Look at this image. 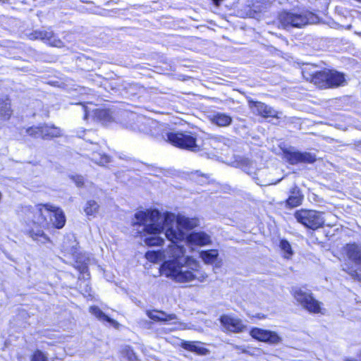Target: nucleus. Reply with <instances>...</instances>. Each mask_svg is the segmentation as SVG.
I'll return each instance as SVG.
<instances>
[{
  "instance_id": "nucleus-13",
  "label": "nucleus",
  "mask_w": 361,
  "mask_h": 361,
  "mask_svg": "<svg viewBox=\"0 0 361 361\" xmlns=\"http://www.w3.org/2000/svg\"><path fill=\"white\" fill-rule=\"evenodd\" d=\"M87 149L91 152L88 156L95 164L104 166L110 162V157L101 150L97 144L91 143Z\"/></svg>"
},
{
  "instance_id": "nucleus-2",
  "label": "nucleus",
  "mask_w": 361,
  "mask_h": 361,
  "mask_svg": "<svg viewBox=\"0 0 361 361\" xmlns=\"http://www.w3.org/2000/svg\"><path fill=\"white\" fill-rule=\"evenodd\" d=\"M312 66L302 68L303 78L321 89L336 88L346 84L345 75L334 70L314 71Z\"/></svg>"
},
{
  "instance_id": "nucleus-3",
  "label": "nucleus",
  "mask_w": 361,
  "mask_h": 361,
  "mask_svg": "<svg viewBox=\"0 0 361 361\" xmlns=\"http://www.w3.org/2000/svg\"><path fill=\"white\" fill-rule=\"evenodd\" d=\"M33 223L40 226L49 224L47 216L56 228H61L66 223V216L62 209L50 204H39L34 210Z\"/></svg>"
},
{
  "instance_id": "nucleus-14",
  "label": "nucleus",
  "mask_w": 361,
  "mask_h": 361,
  "mask_svg": "<svg viewBox=\"0 0 361 361\" xmlns=\"http://www.w3.org/2000/svg\"><path fill=\"white\" fill-rule=\"evenodd\" d=\"M221 324L228 331L233 332L243 331L245 328L242 321L238 317H220Z\"/></svg>"
},
{
  "instance_id": "nucleus-23",
  "label": "nucleus",
  "mask_w": 361,
  "mask_h": 361,
  "mask_svg": "<svg viewBox=\"0 0 361 361\" xmlns=\"http://www.w3.org/2000/svg\"><path fill=\"white\" fill-rule=\"evenodd\" d=\"M99 206L94 200H89L87 202L84 208V211L87 216H94L99 212Z\"/></svg>"
},
{
  "instance_id": "nucleus-22",
  "label": "nucleus",
  "mask_w": 361,
  "mask_h": 361,
  "mask_svg": "<svg viewBox=\"0 0 361 361\" xmlns=\"http://www.w3.org/2000/svg\"><path fill=\"white\" fill-rule=\"evenodd\" d=\"M218 255L219 252L216 250H209L200 252V257L206 264L214 263L216 260Z\"/></svg>"
},
{
  "instance_id": "nucleus-28",
  "label": "nucleus",
  "mask_w": 361,
  "mask_h": 361,
  "mask_svg": "<svg viewBox=\"0 0 361 361\" xmlns=\"http://www.w3.org/2000/svg\"><path fill=\"white\" fill-rule=\"evenodd\" d=\"M145 257L150 262H158L162 260L163 255H162V252H161L159 251H157V252L152 251V252H147L145 254Z\"/></svg>"
},
{
  "instance_id": "nucleus-16",
  "label": "nucleus",
  "mask_w": 361,
  "mask_h": 361,
  "mask_svg": "<svg viewBox=\"0 0 361 361\" xmlns=\"http://www.w3.org/2000/svg\"><path fill=\"white\" fill-rule=\"evenodd\" d=\"M344 252L349 260L356 264H361V246L357 244H348Z\"/></svg>"
},
{
  "instance_id": "nucleus-11",
  "label": "nucleus",
  "mask_w": 361,
  "mask_h": 361,
  "mask_svg": "<svg viewBox=\"0 0 361 361\" xmlns=\"http://www.w3.org/2000/svg\"><path fill=\"white\" fill-rule=\"evenodd\" d=\"M250 335L258 341L271 344H276L281 341V338L276 333L258 328L252 329L250 331Z\"/></svg>"
},
{
  "instance_id": "nucleus-17",
  "label": "nucleus",
  "mask_w": 361,
  "mask_h": 361,
  "mask_svg": "<svg viewBox=\"0 0 361 361\" xmlns=\"http://www.w3.org/2000/svg\"><path fill=\"white\" fill-rule=\"evenodd\" d=\"M210 122L219 127L229 126L233 121L232 117L223 112H214L209 116Z\"/></svg>"
},
{
  "instance_id": "nucleus-21",
  "label": "nucleus",
  "mask_w": 361,
  "mask_h": 361,
  "mask_svg": "<svg viewBox=\"0 0 361 361\" xmlns=\"http://www.w3.org/2000/svg\"><path fill=\"white\" fill-rule=\"evenodd\" d=\"M184 349L197 353L200 355H204L208 351L206 348L197 345V343L195 341H185L182 343Z\"/></svg>"
},
{
  "instance_id": "nucleus-10",
  "label": "nucleus",
  "mask_w": 361,
  "mask_h": 361,
  "mask_svg": "<svg viewBox=\"0 0 361 361\" xmlns=\"http://www.w3.org/2000/svg\"><path fill=\"white\" fill-rule=\"evenodd\" d=\"M248 103L250 109L257 115L264 118H279L277 111L263 102L249 100Z\"/></svg>"
},
{
  "instance_id": "nucleus-1",
  "label": "nucleus",
  "mask_w": 361,
  "mask_h": 361,
  "mask_svg": "<svg viewBox=\"0 0 361 361\" xmlns=\"http://www.w3.org/2000/svg\"><path fill=\"white\" fill-rule=\"evenodd\" d=\"M135 219L134 225L144 226V242L147 245H161L164 240L159 234L163 231H165L166 238L173 244L169 245L171 258L161 265V275L178 283L195 280L203 282L207 278V275L200 270L199 262L192 257L185 256V249L177 244L185 239V231L199 225L198 219L180 214L176 216L169 212L161 214L157 209L137 212Z\"/></svg>"
},
{
  "instance_id": "nucleus-25",
  "label": "nucleus",
  "mask_w": 361,
  "mask_h": 361,
  "mask_svg": "<svg viewBox=\"0 0 361 361\" xmlns=\"http://www.w3.org/2000/svg\"><path fill=\"white\" fill-rule=\"evenodd\" d=\"M96 116L104 123H109L112 120L110 111L106 109L98 110L96 113Z\"/></svg>"
},
{
  "instance_id": "nucleus-12",
  "label": "nucleus",
  "mask_w": 361,
  "mask_h": 361,
  "mask_svg": "<svg viewBox=\"0 0 361 361\" xmlns=\"http://www.w3.org/2000/svg\"><path fill=\"white\" fill-rule=\"evenodd\" d=\"M30 38L43 40L53 47H61L63 45V42L54 36L52 31L36 30L30 35Z\"/></svg>"
},
{
  "instance_id": "nucleus-27",
  "label": "nucleus",
  "mask_w": 361,
  "mask_h": 361,
  "mask_svg": "<svg viewBox=\"0 0 361 361\" xmlns=\"http://www.w3.org/2000/svg\"><path fill=\"white\" fill-rule=\"evenodd\" d=\"M42 130V125L39 126H32L26 129V133L33 137H39L42 138V133H41Z\"/></svg>"
},
{
  "instance_id": "nucleus-36",
  "label": "nucleus",
  "mask_w": 361,
  "mask_h": 361,
  "mask_svg": "<svg viewBox=\"0 0 361 361\" xmlns=\"http://www.w3.org/2000/svg\"><path fill=\"white\" fill-rule=\"evenodd\" d=\"M85 287H86V289H85V293H82V294L85 295V296H90L91 295V288L88 286L87 284H85Z\"/></svg>"
},
{
  "instance_id": "nucleus-37",
  "label": "nucleus",
  "mask_w": 361,
  "mask_h": 361,
  "mask_svg": "<svg viewBox=\"0 0 361 361\" xmlns=\"http://www.w3.org/2000/svg\"><path fill=\"white\" fill-rule=\"evenodd\" d=\"M345 361H361V354L359 355L358 359L355 358H347Z\"/></svg>"
},
{
  "instance_id": "nucleus-6",
  "label": "nucleus",
  "mask_w": 361,
  "mask_h": 361,
  "mask_svg": "<svg viewBox=\"0 0 361 361\" xmlns=\"http://www.w3.org/2000/svg\"><path fill=\"white\" fill-rule=\"evenodd\" d=\"M294 216L298 222L312 230L322 227L325 222L323 214L315 210L300 209Z\"/></svg>"
},
{
  "instance_id": "nucleus-40",
  "label": "nucleus",
  "mask_w": 361,
  "mask_h": 361,
  "mask_svg": "<svg viewBox=\"0 0 361 361\" xmlns=\"http://www.w3.org/2000/svg\"><path fill=\"white\" fill-rule=\"evenodd\" d=\"M360 142H361V140H360Z\"/></svg>"
},
{
  "instance_id": "nucleus-30",
  "label": "nucleus",
  "mask_w": 361,
  "mask_h": 361,
  "mask_svg": "<svg viewBox=\"0 0 361 361\" xmlns=\"http://www.w3.org/2000/svg\"><path fill=\"white\" fill-rule=\"evenodd\" d=\"M153 322H151L152 324L160 323V324H170V322L175 319L176 317H149Z\"/></svg>"
},
{
  "instance_id": "nucleus-4",
  "label": "nucleus",
  "mask_w": 361,
  "mask_h": 361,
  "mask_svg": "<svg viewBox=\"0 0 361 361\" xmlns=\"http://www.w3.org/2000/svg\"><path fill=\"white\" fill-rule=\"evenodd\" d=\"M292 294L298 302L305 309L312 314H326L325 310L322 307V304L314 298L312 293L305 288L295 287L292 288Z\"/></svg>"
},
{
  "instance_id": "nucleus-39",
  "label": "nucleus",
  "mask_w": 361,
  "mask_h": 361,
  "mask_svg": "<svg viewBox=\"0 0 361 361\" xmlns=\"http://www.w3.org/2000/svg\"><path fill=\"white\" fill-rule=\"evenodd\" d=\"M352 276H354L355 274H357L355 271H353V273H350Z\"/></svg>"
},
{
  "instance_id": "nucleus-24",
  "label": "nucleus",
  "mask_w": 361,
  "mask_h": 361,
  "mask_svg": "<svg viewBox=\"0 0 361 361\" xmlns=\"http://www.w3.org/2000/svg\"><path fill=\"white\" fill-rule=\"evenodd\" d=\"M279 246L283 252V257L290 259L293 255V251L289 242L286 240H281Z\"/></svg>"
},
{
  "instance_id": "nucleus-8",
  "label": "nucleus",
  "mask_w": 361,
  "mask_h": 361,
  "mask_svg": "<svg viewBox=\"0 0 361 361\" xmlns=\"http://www.w3.org/2000/svg\"><path fill=\"white\" fill-rule=\"evenodd\" d=\"M284 153L286 159L290 164H312L317 159L315 154L307 152L286 151Z\"/></svg>"
},
{
  "instance_id": "nucleus-35",
  "label": "nucleus",
  "mask_w": 361,
  "mask_h": 361,
  "mask_svg": "<svg viewBox=\"0 0 361 361\" xmlns=\"http://www.w3.org/2000/svg\"><path fill=\"white\" fill-rule=\"evenodd\" d=\"M74 182L75 183L76 185L78 187H81L84 184V178L82 176H77L73 178Z\"/></svg>"
},
{
  "instance_id": "nucleus-38",
  "label": "nucleus",
  "mask_w": 361,
  "mask_h": 361,
  "mask_svg": "<svg viewBox=\"0 0 361 361\" xmlns=\"http://www.w3.org/2000/svg\"><path fill=\"white\" fill-rule=\"evenodd\" d=\"M147 316H149V317L154 316L152 314V312L147 311Z\"/></svg>"
},
{
  "instance_id": "nucleus-34",
  "label": "nucleus",
  "mask_w": 361,
  "mask_h": 361,
  "mask_svg": "<svg viewBox=\"0 0 361 361\" xmlns=\"http://www.w3.org/2000/svg\"><path fill=\"white\" fill-rule=\"evenodd\" d=\"M90 312L94 316H107L106 314L103 313L99 308L94 306L90 308Z\"/></svg>"
},
{
  "instance_id": "nucleus-32",
  "label": "nucleus",
  "mask_w": 361,
  "mask_h": 361,
  "mask_svg": "<svg viewBox=\"0 0 361 361\" xmlns=\"http://www.w3.org/2000/svg\"><path fill=\"white\" fill-rule=\"evenodd\" d=\"M126 356L129 361H136L137 360V356L134 353L133 350L130 348L127 347L125 350Z\"/></svg>"
},
{
  "instance_id": "nucleus-19",
  "label": "nucleus",
  "mask_w": 361,
  "mask_h": 361,
  "mask_svg": "<svg viewBox=\"0 0 361 361\" xmlns=\"http://www.w3.org/2000/svg\"><path fill=\"white\" fill-rule=\"evenodd\" d=\"M12 114L11 103L8 98L0 99V118L8 119Z\"/></svg>"
},
{
  "instance_id": "nucleus-31",
  "label": "nucleus",
  "mask_w": 361,
  "mask_h": 361,
  "mask_svg": "<svg viewBox=\"0 0 361 361\" xmlns=\"http://www.w3.org/2000/svg\"><path fill=\"white\" fill-rule=\"evenodd\" d=\"M31 361H48L47 357L40 350L34 353Z\"/></svg>"
},
{
  "instance_id": "nucleus-5",
  "label": "nucleus",
  "mask_w": 361,
  "mask_h": 361,
  "mask_svg": "<svg viewBox=\"0 0 361 361\" xmlns=\"http://www.w3.org/2000/svg\"><path fill=\"white\" fill-rule=\"evenodd\" d=\"M279 21L284 29L290 27L301 28L303 26L312 23L314 16L310 12L293 13L283 11L279 15Z\"/></svg>"
},
{
  "instance_id": "nucleus-18",
  "label": "nucleus",
  "mask_w": 361,
  "mask_h": 361,
  "mask_svg": "<svg viewBox=\"0 0 361 361\" xmlns=\"http://www.w3.org/2000/svg\"><path fill=\"white\" fill-rule=\"evenodd\" d=\"M187 238L190 243L197 245H205L211 242L209 235L203 232L192 233Z\"/></svg>"
},
{
  "instance_id": "nucleus-33",
  "label": "nucleus",
  "mask_w": 361,
  "mask_h": 361,
  "mask_svg": "<svg viewBox=\"0 0 361 361\" xmlns=\"http://www.w3.org/2000/svg\"><path fill=\"white\" fill-rule=\"evenodd\" d=\"M197 176V178H200V180H197L200 183L204 184L207 182L209 177L207 175L200 173L197 171L195 173Z\"/></svg>"
},
{
  "instance_id": "nucleus-26",
  "label": "nucleus",
  "mask_w": 361,
  "mask_h": 361,
  "mask_svg": "<svg viewBox=\"0 0 361 361\" xmlns=\"http://www.w3.org/2000/svg\"><path fill=\"white\" fill-rule=\"evenodd\" d=\"M30 235L33 240H40L43 243L48 240V238L41 229H37L36 231H30Z\"/></svg>"
},
{
  "instance_id": "nucleus-9",
  "label": "nucleus",
  "mask_w": 361,
  "mask_h": 361,
  "mask_svg": "<svg viewBox=\"0 0 361 361\" xmlns=\"http://www.w3.org/2000/svg\"><path fill=\"white\" fill-rule=\"evenodd\" d=\"M240 165L242 169L246 172L247 174L252 176V178L255 180L256 183L259 185H267L271 183L266 180H260L258 176H262L264 173L263 170H256V164L252 161L243 158L240 161Z\"/></svg>"
},
{
  "instance_id": "nucleus-20",
  "label": "nucleus",
  "mask_w": 361,
  "mask_h": 361,
  "mask_svg": "<svg viewBox=\"0 0 361 361\" xmlns=\"http://www.w3.org/2000/svg\"><path fill=\"white\" fill-rule=\"evenodd\" d=\"M42 138L47 139L50 137H59L61 135V130L54 126H49L47 125H42Z\"/></svg>"
},
{
  "instance_id": "nucleus-29",
  "label": "nucleus",
  "mask_w": 361,
  "mask_h": 361,
  "mask_svg": "<svg viewBox=\"0 0 361 361\" xmlns=\"http://www.w3.org/2000/svg\"><path fill=\"white\" fill-rule=\"evenodd\" d=\"M99 319L106 326H110L114 329H119L121 324L112 317H98Z\"/></svg>"
},
{
  "instance_id": "nucleus-7",
  "label": "nucleus",
  "mask_w": 361,
  "mask_h": 361,
  "mask_svg": "<svg viewBox=\"0 0 361 361\" xmlns=\"http://www.w3.org/2000/svg\"><path fill=\"white\" fill-rule=\"evenodd\" d=\"M166 140L173 145L181 149L197 152L200 147L196 144V137L188 133H169L166 134Z\"/></svg>"
},
{
  "instance_id": "nucleus-15",
  "label": "nucleus",
  "mask_w": 361,
  "mask_h": 361,
  "mask_svg": "<svg viewBox=\"0 0 361 361\" xmlns=\"http://www.w3.org/2000/svg\"><path fill=\"white\" fill-rule=\"evenodd\" d=\"M304 195L300 189L297 186H293L289 190V195L286 201L287 207L294 208L302 204Z\"/></svg>"
}]
</instances>
